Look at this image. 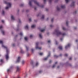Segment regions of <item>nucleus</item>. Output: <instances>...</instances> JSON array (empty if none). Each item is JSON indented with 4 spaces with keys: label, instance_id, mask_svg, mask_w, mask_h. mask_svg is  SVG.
<instances>
[{
    "label": "nucleus",
    "instance_id": "44",
    "mask_svg": "<svg viewBox=\"0 0 78 78\" xmlns=\"http://www.w3.org/2000/svg\"><path fill=\"white\" fill-rule=\"evenodd\" d=\"M3 28V27H2V26H0V29H1V28Z\"/></svg>",
    "mask_w": 78,
    "mask_h": 78
},
{
    "label": "nucleus",
    "instance_id": "42",
    "mask_svg": "<svg viewBox=\"0 0 78 78\" xmlns=\"http://www.w3.org/2000/svg\"><path fill=\"white\" fill-rule=\"evenodd\" d=\"M42 71H39V73H42Z\"/></svg>",
    "mask_w": 78,
    "mask_h": 78
},
{
    "label": "nucleus",
    "instance_id": "61",
    "mask_svg": "<svg viewBox=\"0 0 78 78\" xmlns=\"http://www.w3.org/2000/svg\"><path fill=\"white\" fill-rule=\"evenodd\" d=\"M60 56H62V54H60L59 55Z\"/></svg>",
    "mask_w": 78,
    "mask_h": 78
},
{
    "label": "nucleus",
    "instance_id": "56",
    "mask_svg": "<svg viewBox=\"0 0 78 78\" xmlns=\"http://www.w3.org/2000/svg\"><path fill=\"white\" fill-rule=\"evenodd\" d=\"M29 55H30L29 54H27V56H29Z\"/></svg>",
    "mask_w": 78,
    "mask_h": 78
},
{
    "label": "nucleus",
    "instance_id": "55",
    "mask_svg": "<svg viewBox=\"0 0 78 78\" xmlns=\"http://www.w3.org/2000/svg\"><path fill=\"white\" fill-rule=\"evenodd\" d=\"M12 45H13V47H14L15 46V44H13Z\"/></svg>",
    "mask_w": 78,
    "mask_h": 78
},
{
    "label": "nucleus",
    "instance_id": "45",
    "mask_svg": "<svg viewBox=\"0 0 78 78\" xmlns=\"http://www.w3.org/2000/svg\"><path fill=\"white\" fill-rule=\"evenodd\" d=\"M53 27V25H51L50 26V27H51V28Z\"/></svg>",
    "mask_w": 78,
    "mask_h": 78
},
{
    "label": "nucleus",
    "instance_id": "25",
    "mask_svg": "<svg viewBox=\"0 0 78 78\" xmlns=\"http://www.w3.org/2000/svg\"><path fill=\"white\" fill-rule=\"evenodd\" d=\"M20 52L21 53H23V50L22 49H21L20 51Z\"/></svg>",
    "mask_w": 78,
    "mask_h": 78
},
{
    "label": "nucleus",
    "instance_id": "6",
    "mask_svg": "<svg viewBox=\"0 0 78 78\" xmlns=\"http://www.w3.org/2000/svg\"><path fill=\"white\" fill-rule=\"evenodd\" d=\"M49 56H50V53H49L48 55L47 56V57L44 58V60H47Z\"/></svg>",
    "mask_w": 78,
    "mask_h": 78
},
{
    "label": "nucleus",
    "instance_id": "26",
    "mask_svg": "<svg viewBox=\"0 0 78 78\" xmlns=\"http://www.w3.org/2000/svg\"><path fill=\"white\" fill-rule=\"evenodd\" d=\"M64 56L66 57H67V56H68V55L67 54H65Z\"/></svg>",
    "mask_w": 78,
    "mask_h": 78
},
{
    "label": "nucleus",
    "instance_id": "4",
    "mask_svg": "<svg viewBox=\"0 0 78 78\" xmlns=\"http://www.w3.org/2000/svg\"><path fill=\"white\" fill-rule=\"evenodd\" d=\"M38 44H39V42H37L36 43V45L37 46V47L36 48V49H39V50H41V48H42L41 47H39L38 46H37V45H38Z\"/></svg>",
    "mask_w": 78,
    "mask_h": 78
},
{
    "label": "nucleus",
    "instance_id": "10",
    "mask_svg": "<svg viewBox=\"0 0 78 78\" xmlns=\"http://www.w3.org/2000/svg\"><path fill=\"white\" fill-rule=\"evenodd\" d=\"M33 1H34V0H31V1H29V4L30 6L32 5H31V2H33Z\"/></svg>",
    "mask_w": 78,
    "mask_h": 78
},
{
    "label": "nucleus",
    "instance_id": "2",
    "mask_svg": "<svg viewBox=\"0 0 78 78\" xmlns=\"http://www.w3.org/2000/svg\"><path fill=\"white\" fill-rule=\"evenodd\" d=\"M53 34H56V35L57 36H59V35H61L62 33L59 31V30L58 29H56L55 30V32L53 33Z\"/></svg>",
    "mask_w": 78,
    "mask_h": 78
},
{
    "label": "nucleus",
    "instance_id": "48",
    "mask_svg": "<svg viewBox=\"0 0 78 78\" xmlns=\"http://www.w3.org/2000/svg\"><path fill=\"white\" fill-rule=\"evenodd\" d=\"M48 43H50V41L49 40L48 41Z\"/></svg>",
    "mask_w": 78,
    "mask_h": 78
},
{
    "label": "nucleus",
    "instance_id": "51",
    "mask_svg": "<svg viewBox=\"0 0 78 78\" xmlns=\"http://www.w3.org/2000/svg\"><path fill=\"white\" fill-rule=\"evenodd\" d=\"M63 39L62 38H61L60 39V40L62 41V40Z\"/></svg>",
    "mask_w": 78,
    "mask_h": 78
},
{
    "label": "nucleus",
    "instance_id": "20",
    "mask_svg": "<svg viewBox=\"0 0 78 78\" xmlns=\"http://www.w3.org/2000/svg\"><path fill=\"white\" fill-rule=\"evenodd\" d=\"M44 19V15H43L41 18V19Z\"/></svg>",
    "mask_w": 78,
    "mask_h": 78
},
{
    "label": "nucleus",
    "instance_id": "22",
    "mask_svg": "<svg viewBox=\"0 0 78 78\" xmlns=\"http://www.w3.org/2000/svg\"><path fill=\"white\" fill-rule=\"evenodd\" d=\"M3 59H1L0 60V62H3Z\"/></svg>",
    "mask_w": 78,
    "mask_h": 78
},
{
    "label": "nucleus",
    "instance_id": "35",
    "mask_svg": "<svg viewBox=\"0 0 78 78\" xmlns=\"http://www.w3.org/2000/svg\"><path fill=\"white\" fill-rule=\"evenodd\" d=\"M53 19H54V18H53L52 19H51V22H53Z\"/></svg>",
    "mask_w": 78,
    "mask_h": 78
},
{
    "label": "nucleus",
    "instance_id": "64",
    "mask_svg": "<svg viewBox=\"0 0 78 78\" xmlns=\"http://www.w3.org/2000/svg\"><path fill=\"white\" fill-rule=\"evenodd\" d=\"M76 28H77L76 27H74V29H76Z\"/></svg>",
    "mask_w": 78,
    "mask_h": 78
},
{
    "label": "nucleus",
    "instance_id": "12",
    "mask_svg": "<svg viewBox=\"0 0 78 78\" xmlns=\"http://www.w3.org/2000/svg\"><path fill=\"white\" fill-rule=\"evenodd\" d=\"M11 19L12 20H15V18H14V17L13 16H12L11 17Z\"/></svg>",
    "mask_w": 78,
    "mask_h": 78
},
{
    "label": "nucleus",
    "instance_id": "40",
    "mask_svg": "<svg viewBox=\"0 0 78 78\" xmlns=\"http://www.w3.org/2000/svg\"><path fill=\"white\" fill-rule=\"evenodd\" d=\"M29 22H31V18H30L29 19Z\"/></svg>",
    "mask_w": 78,
    "mask_h": 78
},
{
    "label": "nucleus",
    "instance_id": "33",
    "mask_svg": "<svg viewBox=\"0 0 78 78\" xmlns=\"http://www.w3.org/2000/svg\"><path fill=\"white\" fill-rule=\"evenodd\" d=\"M26 48L27 51H28V48L27 46H26Z\"/></svg>",
    "mask_w": 78,
    "mask_h": 78
},
{
    "label": "nucleus",
    "instance_id": "54",
    "mask_svg": "<svg viewBox=\"0 0 78 78\" xmlns=\"http://www.w3.org/2000/svg\"><path fill=\"white\" fill-rule=\"evenodd\" d=\"M19 23H21V21H20V20H19Z\"/></svg>",
    "mask_w": 78,
    "mask_h": 78
},
{
    "label": "nucleus",
    "instance_id": "53",
    "mask_svg": "<svg viewBox=\"0 0 78 78\" xmlns=\"http://www.w3.org/2000/svg\"><path fill=\"white\" fill-rule=\"evenodd\" d=\"M51 62V60H50L49 61V63L50 64Z\"/></svg>",
    "mask_w": 78,
    "mask_h": 78
},
{
    "label": "nucleus",
    "instance_id": "30",
    "mask_svg": "<svg viewBox=\"0 0 78 78\" xmlns=\"http://www.w3.org/2000/svg\"><path fill=\"white\" fill-rule=\"evenodd\" d=\"M68 23H69V22H68V21H66V24L67 26H68Z\"/></svg>",
    "mask_w": 78,
    "mask_h": 78
},
{
    "label": "nucleus",
    "instance_id": "5",
    "mask_svg": "<svg viewBox=\"0 0 78 78\" xmlns=\"http://www.w3.org/2000/svg\"><path fill=\"white\" fill-rule=\"evenodd\" d=\"M34 3L36 5H37L38 6H39V3H38L36 1H34Z\"/></svg>",
    "mask_w": 78,
    "mask_h": 78
},
{
    "label": "nucleus",
    "instance_id": "62",
    "mask_svg": "<svg viewBox=\"0 0 78 78\" xmlns=\"http://www.w3.org/2000/svg\"><path fill=\"white\" fill-rule=\"evenodd\" d=\"M34 9H35V10H36V8L35 7L34 8Z\"/></svg>",
    "mask_w": 78,
    "mask_h": 78
},
{
    "label": "nucleus",
    "instance_id": "15",
    "mask_svg": "<svg viewBox=\"0 0 78 78\" xmlns=\"http://www.w3.org/2000/svg\"><path fill=\"white\" fill-rule=\"evenodd\" d=\"M36 27V26L35 25H32L31 26V27L32 28H35V27Z\"/></svg>",
    "mask_w": 78,
    "mask_h": 78
},
{
    "label": "nucleus",
    "instance_id": "41",
    "mask_svg": "<svg viewBox=\"0 0 78 78\" xmlns=\"http://www.w3.org/2000/svg\"><path fill=\"white\" fill-rule=\"evenodd\" d=\"M55 66H56L55 65H53V66L52 67V68H54V67H55Z\"/></svg>",
    "mask_w": 78,
    "mask_h": 78
},
{
    "label": "nucleus",
    "instance_id": "1",
    "mask_svg": "<svg viewBox=\"0 0 78 78\" xmlns=\"http://www.w3.org/2000/svg\"><path fill=\"white\" fill-rule=\"evenodd\" d=\"M0 44H2V47H3V48H5V49H6L7 54L5 55V58L6 60H8V58H9V55H8L9 50L8 49V48H7V47L5 46V45L3 44V41H2L0 40Z\"/></svg>",
    "mask_w": 78,
    "mask_h": 78
},
{
    "label": "nucleus",
    "instance_id": "8",
    "mask_svg": "<svg viewBox=\"0 0 78 78\" xmlns=\"http://www.w3.org/2000/svg\"><path fill=\"white\" fill-rule=\"evenodd\" d=\"M70 44H68L67 46H65L66 49H67L68 47H70Z\"/></svg>",
    "mask_w": 78,
    "mask_h": 78
},
{
    "label": "nucleus",
    "instance_id": "17",
    "mask_svg": "<svg viewBox=\"0 0 78 78\" xmlns=\"http://www.w3.org/2000/svg\"><path fill=\"white\" fill-rule=\"evenodd\" d=\"M2 34L3 35H5V31H2V30H1V31Z\"/></svg>",
    "mask_w": 78,
    "mask_h": 78
},
{
    "label": "nucleus",
    "instance_id": "16",
    "mask_svg": "<svg viewBox=\"0 0 78 78\" xmlns=\"http://www.w3.org/2000/svg\"><path fill=\"white\" fill-rule=\"evenodd\" d=\"M65 5H62L61 6V8L62 9H64V8H65Z\"/></svg>",
    "mask_w": 78,
    "mask_h": 78
},
{
    "label": "nucleus",
    "instance_id": "38",
    "mask_svg": "<svg viewBox=\"0 0 78 78\" xmlns=\"http://www.w3.org/2000/svg\"><path fill=\"white\" fill-rule=\"evenodd\" d=\"M66 35V34L65 33L63 34H62V36H65V35Z\"/></svg>",
    "mask_w": 78,
    "mask_h": 78
},
{
    "label": "nucleus",
    "instance_id": "18",
    "mask_svg": "<svg viewBox=\"0 0 78 78\" xmlns=\"http://www.w3.org/2000/svg\"><path fill=\"white\" fill-rule=\"evenodd\" d=\"M41 34H39V37H40V38H42V36L41 35Z\"/></svg>",
    "mask_w": 78,
    "mask_h": 78
},
{
    "label": "nucleus",
    "instance_id": "21",
    "mask_svg": "<svg viewBox=\"0 0 78 78\" xmlns=\"http://www.w3.org/2000/svg\"><path fill=\"white\" fill-rule=\"evenodd\" d=\"M57 9L58 11H59L60 10V8L58 7V6H57Z\"/></svg>",
    "mask_w": 78,
    "mask_h": 78
},
{
    "label": "nucleus",
    "instance_id": "28",
    "mask_svg": "<svg viewBox=\"0 0 78 78\" xmlns=\"http://www.w3.org/2000/svg\"><path fill=\"white\" fill-rule=\"evenodd\" d=\"M33 37V35H31L30 36V38H31Z\"/></svg>",
    "mask_w": 78,
    "mask_h": 78
},
{
    "label": "nucleus",
    "instance_id": "14",
    "mask_svg": "<svg viewBox=\"0 0 78 78\" xmlns=\"http://www.w3.org/2000/svg\"><path fill=\"white\" fill-rule=\"evenodd\" d=\"M25 29H27V30H28V26L27 25L25 27Z\"/></svg>",
    "mask_w": 78,
    "mask_h": 78
},
{
    "label": "nucleus",
    "instance_id": "57",
    "mask_svg": "<svg viewBox=\"0 0 78 78\" xmlns=\"http://www.w3.org/2000/svg\"><path fill=\"white\" fill-rule=\"evenodd\" d=\"M44 5H43L41 6V8H44Z\"/></svg>",
    "mask_w": 78,
    "mask_h": 78
},
{
    "label": "nucleus",
    "instance_id": "27",
    "mask_svg": "<svg viewBox=\"0 0 78 78\" xmlns=\"http://www.w3.org/2000/svg\"><path fill=\"white\" fill-rule=\"evenodd\" d=\"M38 65H39V63H38V62H37L36 63V66H38Z\"/></svg>",
    "mask_w": 78,
    "mask_h": 78
},
{
    "label": "nucleus",
    "instance_id": "3",
    "mask_svg": "<svg viewBox=\"0 0 78 78\" xmlns=\"http://www.w3.org/2000/svg\"><path fill=\"white\" fill-rule=\"evenodd\" d=\"M4 3H5V4L7 5V7H5V9H8V8L10 7V3L7 2L6 1H4Z\"/></svg>",
    "mask_w": 78,
    "mask_h": 78
},
{
    "label": "nucleus",
    "instance_id": "46",
    "mask_svg": "<svg viewBox=\"0 0 78 78\" xmlns=\"http://www.w3.org/2000/svg\"><path fill=\"white\" fill-rule=\"evenodd\" d=\"M31 51L32 52H33V51H34V49H31Z\"/></svg>",
    "mask_w": 78,
    "mask_h": 78
},
{
    "label": "nucleus",
    "instance_id": "37",
    "mask_svg": "<svg viewBox=\"0 0 78 78\" xmlns=\"http://www.w3.org/2000/svg\"><path fill=\"white\" fill-rule=\"evenodd\" d=\"M23 5H23V4H21L20 5V6H23Z\"/></svg>",
    "mask_w": 78,
    "mask_h": 78
},
{
    "label": "nucleus",
    "instance_id": "36",
    "mask_svg": "<svg viewBox=\"0 0 78 78\" xmlns=\"http://www.w3.org/2000/svg\"><path fill=\"white\" fill-rule=\"evenodd\" d=\"M43 55V53H39L40 55Z\"/></svg>",
    "mask_w": 78,
    "mask_h": 78
},
{
    "label": "nucleus",
    "instance_id": "47",
    "mask_svg": "<svg viewBox=\"0 0 78 78\" xmlns=\"http://www.w3.org/2000/svg\"><path fill=\"white\" fill-rule=\"evenodd\" d=\"M10 70V69H8L7 70V72H8Z\"/></svg>",
    "mask_w": 78,
    "mask_h": 78
},
{
    "label": "nucleus",
    "instance_id": "32",
    "mask_svg": "<svg viewBox=\"0 0 78 78\" xmlns=\"http://www.w3.org/2000/svg\"><path fill=\"white\" fill-rule=\"evenodd\" d=\"M24 39H25V41H27V37H25Z\"/></svg>",
    "mask_w": 78,
    "mask_h": 78
},
{
    "label": "nucleus",
    "instance_id": "24",
    "mask_svg": "<svg viewBox=\"0 0 78 78\" xmlns=\"http://www.w3.org/2000/svg\"><path fill=\"white\" fill-rule=\"evenodd\" d=\"M58 56H57L56 55H54L55 58H58Z\"/></svg>",
    "mask_w": 78,
    "mask_h": 78
},
{
    "label": "nucleus",
    "instance_id": "23",
    "mask_svg": "<svg viewBox=\"0 0 78 78\" xmlns=\"http://www.w3.org/2000/svg\"><path fill=\"white\" fill-rule=\"evenodd\" d=\"M70 1V0H65V1L67 3Z\"/></svg>",
    "mask_w": 78,
    "mask_h": 78
},
{
    "label": "nucleus",
    "instance_id": "19",
    "mask_svg": "<svg viewBox=\"0 0 78 78\" xmlns=\"http://www.w3.org/2000/svg\"><path fill=\"white\" fill-rule=\"evenodd\" d=\"M45 29H44L41 30L40 31H41V32H43L44 31H45Z\"/></svg>",
    "mask_w": 78,
    "mask_h": 78
},
{
    "label": "nucleus",
    "instance_id": "59",
    "mask_svg": "<svg viewBox=\"0 0 78 78\" xmlns=\"http://www.w3.org/2000/svg\"><path fill=\"white\" fill-rule=\"evenodd\" d=\"M55 42H56V45H57V44H58V43L56 41Z\"/></svg>",
    "mask_w": 78,
    "mask_h": 78
},
{
    "label": "nucleus",
    "instance_id": "34",
    "mask_svg": "<svg viewBox=\"0 0 78 78\" xmlns=\"http://www.w3.org/2000/svg\"><path fill=\"white\" fill-rule=\"evenodd\" d=\"M20 36H22V35H23V34H22V32H21L20 34Z\"/></svg>",
    "mask_w": 78,
    "mask_h": 78
},
{
    "label": "nucleus",
    "instance_id": "11",
    "mask_svg": "<svg viewBox=\"0 0 78 78\" xmlns=\"http://www.w3.org/2000/svg\"><path fill=\"white\" fill-rule=\"evenodd\" d=\"M16 69V72H19L20 71V68L19 67V66H17Z\"/></svg>",
    "mask_w": 78,
    "mask_h": 78
},
{
    "label": "nucleus",
    "instance_id": "52",
    "mask_svg": "<svg viewBox=\"0 0 78 78\" xmlns=\"http://www.w3.org/2000/svg\"><path fill=\"white\" fill-rule=\"evenodd\" d=\"M69 60H71L72 59V57L69 58Z\"/></svg>",
    "mask_w": 78,
    "mask_h": 78
},
{
    "label": "nucleus",
    "instance_id": "58",
    "mask_svg": "<svg viewBox=\"0 0 78 78\" xmlns=\"http://www.w3.org/2000/svg\"><path fill=\"white\" fill-rule=\"evenodd\" d=\"M17 78H20V77L19 76H18V77H17Z\"/></svg>",
    "mask_w": 78,
    "mask_h": 78
},
{
    "label": "nucleus",
    "instance_id": "39",
    "mask_svg": "<svg viewBox=\"0 0 78 78\" xmlns=\"http://www.w3.org/2000/svg\"><path fill=\"white\" fill-rule=\"evenodd\" d=\"M62 29L63 30H66V28L65 27H63Z\"/></svg>",
    "mask_w": 78,
    "mask_h": 78
},
{
    "label": "nucleus",
    "instance_id": "9",
    "mask_svg": "<svg viewBox=\"0 0 78 78\" xmlns=\"http://www.w3.org/2000/svg\"><path fill=\"white\" fill-rule=\"evenodd\" d=\"M75 6V2H72L71 5V6Z\"/></svg>",
    "mask_w": 78,
    "mask_h": 78
},
{
    "label": "nucleus",
    "instance_id": "13",
    "mask_svg": "<svg viewBox=\"0 0 78 78\" xmlns=\"http://www.w3.org/2000/svg\"><path fill=\"white\" fill-rule=\"evenodd\" d=\"M58 48L60 50H62V47L61 46H59L58 47Z\"/></svg>",
    "mask_w": 78,
    "mask_h": 78
},
{
    "label": "nucleus",
    "instance_id": "31",
    "mask_svg": "<svg viewBox=\"0 0 78 78\" xmlns=\"http://www.w3.org/2000/svg\"><path fill=\"white\" fill-rule=\"evenodd\" d=\"M53 0H49V2L50 3H51V2H52V1Z\"/></svg>",
    "mask_w": 78,
    "mask_h": 78
},
{
    "label": "nucleus",
    "instance_id": "50",
    "mask_svg": "<svg viewBox=\"0 0 78 78\" xmlns=\"http://www.w3.org/2000/svg\"><path fill=\"white\" fill-rule=\"evenodd\" d=\"M44 2L45 3V2H46V0H44Z\"/></svg>",
    "mask_w": 78,
    "mask_h": 78
},
{
    "label": "nucleus",
    "instance_id": "29",
    "mask_svg": "<svg viewBox=\"0 0 78 78\" xmlns=\"http://www.w3.org/2000/svg\"><path fill=\"white\" fill-rule=\"evenodd\" d=\"M2 14H3V15H4V14H5V12H4V11H3L2 13Z\"/></svg>",
    "mask_w": 78,
    "mask_h": 78
},
{
    "label": "nucleus",
    "instance_id": "7",
    "mask_svg": "<svg viewBox=\"0 0 78 78\" xmlns=\"http://www.w3.org/2000/svg\"><path fill=\"white\" fill-rule=\"evenodd\" d=\"M20 57H18V58L17 59L16 62H20Z\"/></svg>",
    "mask_w": 78,
    "mask_h": 78
},
{
    "label": "nucleus",
    "instance_id": "49",
    "mask_svg": "<svg viewBox=\"0 0 78 78\" xmlns=\"http://www.w3.org/2000/svg\"><path fill=\"white\" fill-rule=\"evenodd\" d=\"M2 23H4V20H2Z\"/></svg>",
    "mask_w": 78,
    "mask_h": 78
},
{
    "label": "nucleus",
    "instance_id": "63",
    "mask_svg": "<svg viewBox=\"0 0 78 78\" xmlns=\"http://www.w3.org/2000/svg\"><path fill=\"white\" fill-rule=\"evenodd\" d=\"M48 19H49L48 18H47V20H47V21L48 20Z\"/></svg>",
    "mask_w": 78,
    "mask_h": 78
},
{
    "label": "nucleus",
    "instance_id": "60",
    "mask_svg": "<svg viewBox=\"0 0 78 78\" xmlns=\"http://www.w3.org/2000/svg\"><path fill=\"white\" fill-rule=\"evenodd\" d=\"M78 40H76V42H78Z\"/></svg>",
    "mask_w": 78,
    "mask_h": 78
},
{
    "label": "nucleus",
    "instance_id": "43",
    "mask_svg": "<svg viewBox=\"0 0 78 78\" xmlns=\"http://www.w3.org/2000/svg\"><path fill=\"white\" fill-rule=\"evenodd\" d=\"M25 63V61H23L22 62V64H24Z\"/></svg>",
    "mask_w": 78,
    "mask_h": 78
}]
</instances>
